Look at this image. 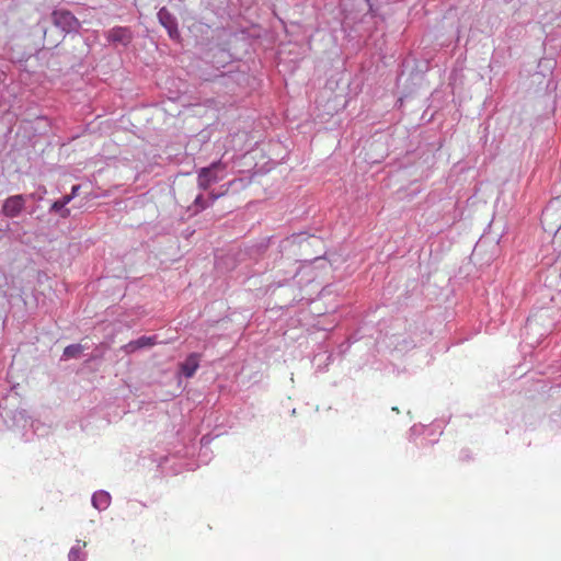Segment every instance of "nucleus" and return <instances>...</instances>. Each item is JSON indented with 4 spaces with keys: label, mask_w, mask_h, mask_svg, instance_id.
<instances>
[{
    "label": "nucleus",
    "mask_w": 561,
    "mask_h": 561,
    "mask_svg": "<svg viewBox=\"0 0 561 561\" xmlns=\"http://www.w3.org/2000/svg\"><path fill=\"white\" fill-rule=\"evenodd\" d=\"M201 354L191 353L183 363L180 364V373L185 378H192L199 368Z\"/></svg>",
    "instance_id": "7"
},
{
    "label": "nucleus",
    "mask_w": 561,
    "mask_h": 561,
    "mask_svg": "<svg viewBox=\"0 0 561 561\" xmlns=\"http://www.w3.org/2000/svg\"><path fill=\"white\" fill-rule=\"evenodd\" d=\"M26 205V196L23 194L11 195L4 199L1 214L8 218H15L22 214Z\"/></svg>",
    "instance_id": "3"
},
{
    "label": "nucleus",
    "mask_w": 561,
    "mask_h": 561,
    "mask_svg": "<svg viewBox=\"0 0 561 561\" xmlns=\"http://www.w3.org/2000/svg\"><path fill=\"white\" fill-rule=\"evenodd\" d=\"M26 196V201L27 199H35V194H30V195H25Z\"/></svg>",
    "instance_id": "16"
},
{
    "label": "nucleus",
    "mask_w": 561,
    "mask_h": 561,
    "mask_svg": "<svg viewBox=\"0 0 561 561\" xmlns=\"http://www.w3.org/2000/svg\"><path fill=\"white\" fill-rule=\"evenodd\" d=\"M158 21L167 30L168 35L173 41H179L181 35L176 18L165 8L158 11Z\"/></svg>",
    "instance_id": "5"
},
{
    "label": "nucleus",
    "mask_w": 561,
    "mask_h": 561,
    "mask_svg": "<svg viewBox=\"0 0 561 561\" xmlns=\"http://www.w3.org/2000/svg\"><path fill=\"white\" fill-rule=\"evenodd\" d=\"M72 201V196H62L61 198L55 201L50 207L51 213H58L61 218H67L70 215V209L66 206Z\"/></svg>",
    "instance_id": "10"
},
{
    "label": "nucleus",
    "mask_w": 561,
    "mask_h": 561,
    "mask_svg": "<svg viewBox=\"0 0 561 561\" xmlns=\"http://www.w3.org/2000/svg\"><path fill=\"white\" fill-rule=\"evenodd\" d=\"M85 546V541L77 540L69 550L68 561H87L88 554L84 551Z\"/></svg>",
    "instance_id": "9"
},
{
    "label": "nucleus",
    "mask_w": 561,
    "mask_h": 561,
    "mask_svg": "<svg viewBox=\"0 0 561 561\" xmlns=\"http://www.w3.org/2000/svg\"><path fill=\"white\" fill-rule=\"evenodd\" d=\"M210 204L207 199L204 198L203 194H198L193 203V213L197 214L206 208H208Z\"/></svg>",
    "instance_id": "12"
},
{
    "label": "nucleus",
    "mask_w": 561,
    "mask_h": 561,
    "mask_svg": "<svg viewBox=\"0 0 561 561\" xmlns=\"http://www.w3.org/2000/svg\"><path fill=\"white\" fill-rule=\"evenodd\" d=\"M227 163L222 160H217L208 167L201 168L197 171V185L198 188L206 191L211 184L218 183L224 180L226 175Z\"/></svg>",
    "instance_id": "1"
},
{
    "label": "nucleus",
    "mask_w": 561,
    "mask_h": 561,
    "mask_svg": "<svg viewBox=\"0 0 561 561\" xmlns=\"http://www.w3.org/2000/svg\"><path fill=\"white\" fill-rule=\"evenodd\" d=\"M111 494L107 491L99 490L92 494L91 504L99 512H103L111 505Z\"/></svg>",
    "instance_id": "8"
},
{
    "label": "nucleus",
    "mask_w": 561,
    "mask_h": 561,
    "mask_svg": "<svg viewBox=\"0 0 561 561\" xmlns=\"http://www.w3.org/2000/svg\"><path fill=\"white\" fill-rule=\"evenodd\" d=\"M79 190H80L79 185H73L71 188V193L67 194V196H72V199H73L77 196Z\"/></svg>",
    "instance_id": "14"
},
{
    "label": "nucleus",
    "mask_w": 561,
    "mask_h": 561,
    "mask_svg": "<svg viewBox=\"0 0 561 561\" xmlns=\"http://www.w3.org/2000/svg\"><path fill=\"white\" fill-rule=\"evenodd\" d=\"M106 41L113 45L127 47L134 38L133 31L127 26H114L104 33Z\"/></svg>",
    "instance_id": "4"
},
{
    "label": "nucleus",
    "mask_w": 561,
    "mask_h": 561,
    "mask_svg": "<svg viewBox=\"0 0 561 561\" xmlns=\"http://www.w3.org/2000/svg\"><path fill=\"white\" fill-rule=\"evenodd\" d=\"M419 427L416 425L412 426L410 430V435H417Z\"/></svg>",
    "instance_id": "15"
},
{
    "label": "nucleus",
    "mask_w": 561,
    "mask_h": 561,
    "mask_svg": "<svg viewBox=\"0 0 561 561\" xmlns=\"http://www.w3.org/2000/svg\"><path fill=\"white\" fill-rule=\"evenodd\" d=\"M157 344V336H146L142 335L136 340L128 342L127 344L121 347V351L125 354H131L137 352L138 350L148 348Z\"/></svg>",
    "instance_id": "6"
},
{
    "label": "nucleus",
    "mask_w": 561,
    "mask_h": 561,
    "mask_svg": "<svg viewBox=\"0 0 561 561\" xmlns=\"http://www.w3.org/2000/svg\"><path fill=\"white\" fill-rule=\"evenodd\" d=\"M53 23L66 33L78 32L81 24L68 10H55L51 13Z\"/></svg>",
    "instance_id": "2"
},
{
    "label": "nucleus",
    "mask_w": 561,
    "mask_h": 561,
    "mask_svg": "<svg viewBox=\"0 0 561 561\" xmlns=\"http://www.w3.org/2000/svg\"><path fill=\"white\" fill-rule=\"evenodd\" d=\"M83 351V346L81 344H70L65 347L62 353V359L77 358Z\"/></svg>",
    "instance_id": "11"
},
{
    "label": "nucleus",
    "mask_w": 561,
    "mask_h": 561,
    "mask_svg": "<svg viewBox=\"0 0 561 561\" xmlns=\"http://www.w3.org/2000/svg\"><path fill=\"white\" fill-rule=\"evenodd\" d=\"M222 195H224V193H218V194H216V193L211 192V193H209V195H208V199H207V201H208V203H209V204H210V206H211V205H213V204H214V203H215L219 197H221Z\"/></svg>",
    "instance_id": "13"
}]
</instances>
